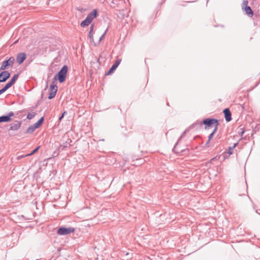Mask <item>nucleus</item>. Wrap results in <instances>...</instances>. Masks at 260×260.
I'll list each match as a JSON object with an SVG mask.
<instances>
[{
    "label": "nucleus",
    "mask_w": 260,
    "mask_h": 260,
    "mask_svg": "<svg viewBox=\"0 0 260 260\" xmlns=\"http://www.w3.org/2000/svg\"><path fill=\"white\" fill-rule=\"evenodd\" d=\"M238 144V143L237 142L236 143H235L233 146L232 147H230L229 148V149H228V153L229 154H232L233 153V150L234 149V148L237 146V145Z\"/></svg>",
    "instance_id": "nucleus-20"
},
{
    "label": "nucleus",
    "mask_w": 260,
    "mask_h": 260,
    "mask_svg": "<svg viewBox=\"0 0 260 260\" xmlns=\"http://www.w3.org/2000/svg\"><path fill=\"white\" fill-rule=\"evenodd\" d=\"M186 131H184L183 132V133L181 135V136L180 137V138H179L178 141H177V143L176 144L175 146H174V147L173 148V150L174 151H175V149H176V145H177V144L178 143L179 141L182 139V138L184 136V135H185V133H186Z\"/></svg>",
    "instance_id": "nucleus-27"
},
{
    "label": "nucleus",
    "mask_w": 260,
    "mask_h": 260,
    "mask_svg": "<svg viewBox=\"0 0 260 260\" xmlns=\"http://www.w3.org/2000/svg\"><path fill=\"white\" fill-rule=\"evenodd\" d=\"M15 62V58L14 57H11L9 59L3 61L0 67V71H5L9 67H12Z\"/></svg>",
    "instance_id": "nucleus-4"
},
{
    "label": "nucleus",
    "mask_w": 260,
    "mask_h": 260,
    "mask_svg": "<svg viewBox=\"0 0 260 260\" xmlns=\"http://www.w3.org/2000/svg\"><path fill=\"white\" fill-rule=\"evenodd\" d=\"M107 29L104 32V34L100 37L99 38V42H101L103 39V38H104L106 34V32H107Z\"/></svg>",
    "instance_id": "nucleus-29"
},
{
    "label": "nucleus",
    "mask_w": 260,
    "mask_h": 260,
    "mask_svg": "<svg viewBox=\"0 0 260 260\" xmlns=\"http://www.w3.org/2000/svg\"><path fill=\"white\" fill-rule=\"evenodd\" d=\"M92 21H90L88 18H86L81 22V26L82 27H85L88 26Z\"/></svg>",
    "instance_id": "nucleus-15"
},
{
    "label": "nucleus",
    "mask_w": 260,
    "mask_h": 260,
    "mask_svg": "<svg viewBox=\"0 0 260 260\" xmlns=\"http://www.w3.org/2000/svg\"><path fill=\"white\" fill-rule=\"evenodd\" d=\"M98 15V11L94 9L92 12L88 14L86 18H88L90 21H92L94 18H96Z\"/></svg>",
    "instance_id": "nucleus-13"
},
{
    "label": "nucleus",
    "mask_w": 260,
    "mask_h": 260,
    "mask_svg": "<svg viewBox=\"0 0 260 260\" xmlns=\"http://www.w3.org/2000/svg\"><path fill=\"white\" fill-rule=\"evenodd\" d=\"M196 124H197L196 123L192 124L191 125V127H194V125H195Z\"/></svg>",
    "instance_id": "nucleus-32"
},
{
    "label": "nucleus",
    "mask_w": 260,
    "mask_h": 260,
    "mask_svg": "<svg viewBox=\"0 0 260 260\" xmlns=\"http://www.w3.org/2000/svg\"><path fill=\"white\" fill-rule=\"evenodd\" d=\"M13 85V84L11 83V82H10V81L7 83L5 85V86L2 88L1 89H0L2 91V93H4L5 92L7 89H8L9 88H10Z\"/></svg>",
    "instance_id": "nucleus-17"
},
{
    "label": "nucleus",
    "mask_w": 260,
    "mask_h": 260,
    "mask_svg": "<svg viewBox=\"0 0 260 260\" xmlns=\"http://www.w3.org/2000/svg\"><path fill=\"white\" fill-rule=\"evenodd\" d=\"M26 156L25 155H20L19 156L17 157V159H20L22 158H23L24 157Z\"/></svg>",
    "instance_id": "nucleus-31"
},
{
    "label": "nucleus",
    "mask_w": 260,
    "mask_h": 260,
    "mask_svg": "<svg viewBox=\"0 0 260 260\" xmlns=\"http://www.w3.org/2000/svg\"><path fill=\"white\" fill-rule=\"evenodd\" d=\"M74 231V229L72 228L61 227L58 229L57 234L59 235H66L73 233Z\"/></svg>",
    "instance_id": "nucleus-5"
},
{
    "label": "nucleus",
    "mask_w": 260,
    "mask_h": 260,
    "mask_svg": "<svg viewBox=\"0 0 260 260\" xmlns=\"http://www.w3.org/2000/svg\"><path fill=\"white\" fill-rule=\"evenodd\" d=\"M188 2H191L192 1H187Z\"/></svg>",
    "instance_id": "nucleus-34"
},
{
    "label": "nucleus",
    "mask_w": 260,
    "mask_h": 260,
    "mask_svg": "<svg viewBox=\"0 0 260 260\" xmlns=\"http://www.w3.org/2000/svg\"><path fill=\"white\" fill-rule=\"evenodd\" d=\"M10 77V73L7 71H3L0 73V82L6 81Z\"/></svg>",
    "instance_id": "nucleus-6"
},
{
    "label": "nucleus",
    "mask_w": 260,
    "mask_h": 260,
    "mask_svg": "<svg viewBox=\"0 0 260 260\" xmlns=\"http://www.w3.org/2000/svg\"><path fill=\"white\" fill-rule=\"evenodd\" d=\"M223 113L224 115L225 119L227 122H229L232 120L231 112L229 108H226L223 110Z\"/></svg>",
    "instance_id": "nucleus-11"
},
{
    "label": "nucleus",
    "mask_w": 260,
    "mask_h": 260,
    "mask_svg": "<svg viewBox=\"0 0 260 260\" xmlns=\"http://www.w3.org/2000/svg\"><path fill=\"white\" fill-rule=\"evenodd\" d=\"M68 71V66L66 65L63 66L58 73L54 76V80H56L57 79L60 83L63 82L66 80Z\"/></svg>",
    "instance_id": "nucleus-1"
},
{
    "label": "nucleus",
    "mask_w": 260,
    "mask_h": 260,
    "mask_svg": "<svg viewBox=\"0 0 260 260\" xmlns=\"http://www.w3.org/2000/svg\"><path fill=\"white\" fill-rule=\"evenodd\" d=\"M56 92V90L54 91H50L48 96V99L49 100L53 99L55 96Z\"/></svg>",
    "instance_id": "nucleus-23"
},
{
    "label": "nucleus",
    "mask_w": 260,
    "mask_h": 260,
    "mask_svg": "<svg viewBox=\"0 0 260 260\" xmlns=\"http://www.w3.org/2000/svg\"><path fill=\"white\" fill-rule=\"evenodd\" d=\"M217 128H218L217 127H214V129L213 130L212 132L210 134V135L208 137V141H207L206 144H207L209 142L210 140L213 138L214 135L216 132Z\"/></svg>",
    "instance_id": "nucleus-19"
},
{
    "label": "nucleus",
    "mask_w": 260,
    "mask_h": 260,
    "mask_svg": "<svg viewBox=\"0 0 260 260\" xmlns=\"http://www.w3.org/2000/svg\"><path fill=\"white\" fill-rule=\"evenodd\" d=\"M254 1H243L242 3V10L245 14L250 17L253 15V11L249 5L253 4Z\"/></svg>",
    "instance_id": "nucleus-3"
},
{
    "label": "nucleus",
    "mask_w": 260,
    "mask_h": 260,
    "mask_svg": "<svg viewBox=\"0 0 260 260\" xmlns=\"http://www.w3.org/2000/svg\"><path fill=\"white\" fill-rule=\"evenodd\" d=\"M94 29V25L91 24L90 26V30L88 32V37L89 38L90 41L91 43L93 44L94 45H95V44L94 41L93 39V31Z\"/></svg>",
    "instance_id": "nucleus-12"
},
{
    "label": "nucleus",
    "mask_w": 260,
    "mask_h": 260,
    "mask_svg": "<svg viewBox=\"0 0 260 260\" xmlns=\"http://www.w3.org/2000/svg\"><path fill=\"white\" fill-rule=\"evenodd\" d=\"M14 115L13 112H10L7 115L0 116V122H7L11 120V117Z\"/></svg>",
    "instance_id": "nucleus-7"
},
{
    "label": "nucleus",
    "mask_w": 260,
    "mask_h": 260,
    "mask_svg": "<svg viewBox=\"0 0 260 260\" xmlns=\"http://www.w3.org/2000/svg\"><path fill=\"white\" fill-rule=\"evenodd\" d=\"M36 114L35 112L28 113L27 115V118L29 120H30L35 116Z\"/></svg>",
    "instance_id": "nucleus-25"
},
{
    "label": "nucleus",
    "mask_w": 260,
    "mask_h": 260,
    "mask_svg": "<svg viewBox=\"0 0 260 260\" xmlns=\"http://www.w3.org/2000/svg\"><path fill=\"white\" fill-rule=\"evenodd\" d=\"M26 57V55L25 53H19L16 56V62L18 64H21L25 60Z\"/></svg>",
    "instance_id": "nucleus-8"
},
{
    "label": "nucleus",
    "mask_w": 260,
    "mask_h": 260,
    "mask_svg": "<svg viewBox=\"0 0 260 260\" xmlns=\"http://www.w3.org/2000/svg\"><path fill=\"white\" fill-rule=\"evenodd\" d=\"M44 117H41L37 122H36L34 125V126L36 127V128H38L40 127L43 123L44 121Z\"/></svg>",
    "instance_id": "nucleus-16"
},
{
    "label": "nucleus",
    "mask_w": 260,
    "mask_h": 260,
    "mask_svg": "<svg viewBox=\"0 0 260 260\" xmlns=\"http://www.w3.org/2000/svg\"><path fill=\"white\" fill-rule=\"evenodd\" d=\"M49 89L50 91H53V90L54 91V90H56V91L57 90V86L55 84H54V81L50 85Z\"/></svg>",
    "instance_id": "nucleus-24"
},
{
    "label": "nucleus",
    "mask_w": 260,
    "mask_h": 260,
    "mask_svg": "<svg viewBox=\"0 0 260 260\" xmlns=\"http://www.w3.org/2000/svg\"><path fill=\"white\" fill-rule=\"evenodd\" d=\"M37 129L36 127L34 126V125H30L26 130L25 133L26 134H31Z\"/></svg>",
    "instance_id": "nucleus-18"
},
{
    "label": "nucleus",
    "mask_w": 260,
    "mask_h": 260,
    "mask_svg": "<svg viewBox=\"0 0 260 260\" xmlns=\"http://www.w3.org/2000/svg\"><path fill=\"white\" fill-rule=\"evenodd\" d=\"M40 146H38L37 148H36L34 150H32V151L29 154L25 155V156H30L36 153L40 148Z\"/></svg>",
    "instance_id": "nucleus-26"
},
{
    "label": "nucleus",
    "mask_w": 260,
    "mask_h": 260,
    "mask_svg": "<svg viewBox=\"0 0 260 260\" xmlns=\"http://www.w3.org/2000/svg\"><path fill=\"white\" fill-rule=\"evenodd\" d=\"M2 93H3L2 92L1 90H0V95H1V94H2Z\"/></svg>",
    "instance_id": "nucleus-33"
},
{
    "label": "nucleus",
    "mask_w": 260,
    "mask_h": 260,
    "mask_svg": "<svg viewBox=\"0 0 260 260\" xmlns=\"http://www.w3.org/2000/svg\"><path fill=\"white\" fill-rule=\"evenodd\" d=\"M67 114L66 111L63 112V113L61 114V115L59 118V121H61V119L63 118L64 115Z\"/></svg>",
    "instance_id": "nucleus-30"
},
{
    "label": "nucleus",
    "mask_w": 260,
    "mask_h": 260,
    "mask_svg": "<svg viewBox=\"0 0 260 260\" xmlns=\"http://www.w3.org/2000/svg\"><path fill=\"white\" fill-rule=\"evenodd\" d=\"M240 131L239 132V136L241 137H243V135L245 132V130L243 128H240Z\"/></svg>",
    "instance_id": "nucleus-28"
},
{
    "label": "nucleus",
    "mask_w": 260,
    "mask_h": 260,
    "mask_svg": "<svg viewBox=\"0 0 260 260\" xmlns=\"http://www.w3.org/2000/svg\"><path fill=\"white\" fill-rule=\"evenodd\" d=\"M121 61V59H117L115 63L112 66L110 70L107 72L106 75H109L113 73L119 65Z\"/></svg>",
    "instance_id": "nucleus-9"
},
{
    "label": "nucleus",
    "mask_w": 260,
    "mask_h": 260,
    "mask_svg": "<svg viewBox=\"0 0 260 260\" xmlns=\"http://www.w3.org/2000/svg\"><path fill=\"white\" fill-rule=\"evenodd\" d=\"M118 2L119 1H109L110 3H109L108 4L111 8L118 9L119 8Z\"/></svg>",
    "instance_id": "nucleus-14"
},
{
    "label": "nucleus",
    "mask_w": 260,
    "mask_h": 260,
    "mask_svg": "<svg viewBox=\"0 0 260 260\" xmlns=\"http://www.w3.org/2000/svg\"><path fill=\"white\" fill-rule=\"evenodd\" d=\"M199 123L201 125L204 124L206 129H208L213 126L218 128L219 125L218 120L215 118H206L204 119L202 122L200 121Z\"/></svg>",
    "instance_id": "nucleus-2"
},
{
    "label": "nucleus",
    "mask_w": 260,
    "mask_h": 260,
    "mask_svg": "<svg viewBox=\"0 0 260 260\" xmlns=\"http://www.w3.org/2000/svg\"><path fill=\"white\" fill-rule=\"evenodd\" d=\"M219 158V156L217 157V156L214 157L212 158H211L209 161H208L206 164V166L207 167H210V165L213 162V161L215 160H218Z\"/></svg>",
    "instance_id": "nucleus-21"
},
{
    "label": "nucleus",
    "mask_w": 260,
    "mask_h": 260,
    "mask_svg": "<svg viewBox=\"0 0 260 260\" xmlns=\"http://www.w3.org/2000/svg\"><path fill=\"white\" fill-rule=\"evenodd\" d=\"M19 75L18 74H15L11 79L10 80V82H11V83L13 85L15 81L17 80L18 78Z\"/></svg>",
    "instance_id": "nucleus-22"
},
{
    "label": "nucleus",
    "mask_w": 260,
    "mask_h": 260,
    "mask_svg": "<svg viewBox=\"0 0 260 260\" xmlns=\"http://www.w3.org/2000/svg\"><path fill=\"white\" fill-rule=\"evenodd\" d=\"M21 124V121L16 120L11 124L9 130L17 131L20 127Z\"/></svg>",
    "instance_id": "nucleus-10"
}]
</instances>
